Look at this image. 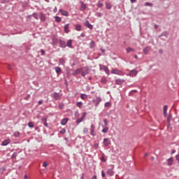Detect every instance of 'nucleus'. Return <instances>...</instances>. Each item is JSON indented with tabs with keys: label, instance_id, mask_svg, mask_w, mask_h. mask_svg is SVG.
<instances>
[{
	"label": "nucleus",
	"instance_id": "c85d7f7f",
	"mask_svg": "<svg viewBox=\"0 0 179 179\" xmlns=\"http://www.w3.org/2000/svg\"><path fill=\"white\" fill-rule=\"evenodd\" d=\"M119 73H120V71H118V69H113L111 71V73H113L115 75H118Z\"/></svg>",
	"mask_w": 179,
	"mask_h": 179
},
{
	"label": "nucleus",
	"instance_id": "e433bc0d",
	"mask_svg": "<svg viewBox=\"0 0 179 179\" xmlns=\"http://www.w3.org/2000/svg\"><path fill=\"white\" fill-rule=\"evenodd\" d=\"M14 136H15V138H18V136H20V132L19 131L14 132Z\"/></svg>",
	"mask_w": 179,
	"mask_h": 179
},
{
	"label": "nucleus",
	"instance_id": "3c124183",
	"mask_svg": "<svg viewBox=\"0 0 179 179\" xmlns=\"http://www.w3.org/2000/svg\"><path fill=\"white\" fill-rule=\"evenodd\" d=\"M41 121H42L43 124L47 122V119H46V117H43V118L41 119Z\"/></svg>",
	"mask_w": 179,
	"mask_h": 179
},
{
	"label": "nucleus",
	"instance_id": "1a4fd4ad",
	"mask_svg": "<svg viewBox=\"0 0 179 179\" xmlns=\"http://www.w3.org/2000/svg\"><path fill=\"white\" fill-rule=\"evenodd\" d=\"M82 71H83V68L80 69H77L76 70L74 71L73 73V76H75L76 75H79V73H81Z\"/></svg>",
	"mask_w": 179,
	"mask_h": 179
},
{
	"label": "nucleus",
	"instance_id": "8fccbe9b",
	"mask_svg": "<svg viewBox=\"0 0 179 179\" xmlns=\"http://www.w3.org/2000/svg\"><path fill=\"white\" fill-rule=\"evenodd\" d=\"M59 110H62V108H64V103H59Z\"/></svg>",
	"mask_w": 179,
	"mask_h": 179
},
{
	"label": "nucleus",
	"instance_id": "680f3d73",
	"mask_svg": "<svg viewBox=\"0 0 179 179\" xmlns=\"http://www.w3.org/2000/svg\"><path fill=\"white\" fill-rule=\"evenodd\" d=\"M38 104L41 106V104H43V100L38 101Z\"/></svg>",
	"mask_w": 179,
	"mask_h": 179
},
{
	"label": "nucleus",
	"instance_id": "ddd939ff",
	"mask_svg": "<svg viewBox=\"0 0 179 179\" xmlns=\"http://www.w3.org/2000/svg\"><path fill=\"white\" fill-rule=\"evenodd\" d=\"M39 19L42 22H45V15H44V13H41L39 15Z\"/></svg>",
	"mask_w": 179,
	"mask_h": 179
},
{
	"label": "nucleus",
	"instance_id": "79ce46f5",
	"mask_svg": "<svg viewBox=\"0 0 179 179\" xmlns=\"http://www.w3.org/2000/svg\"><path fill=\"white\" fill-rule=\"evenodd\" d=\"M58 43V39L57 38H54L53 39V45H55Z\"/></svg>",
	"mask_w": 179,
	"mask_h": 179
},
{
	"label": "nucleus",
	"instance_id": "bb28decb",
	"mask_svg": "<svg viewBox=\"0 0 179 179\" xmlns=\"http://www.w3.org/2000/svg\"><path fill=\"white\" fill-rule=\"evenodd\" d=\"M134 93H138V90H132L129 93V96H134Z\"/></svg>",
	"mask_w": 179,
	"mask_h": 179
},
{
	"label": "nucleus",
	"instance_id": "c9c22d12",
	"mask_svg": "<svg viewBox=\"0 0 179 179\" xmlns=\"http://www.w3.org/2000/svg\"><path fill=\"white\" fill-rule=\"evenodd\" d=\"M131 51H135V50L134 48H127V53L131 52Z\"/></svg>",
	"mask_w": 179,
	"mask_h": 179
},
{
	"label": "nucleus",
	"instance_id": "473e14b6",
	"mask_svg": "<svg viewBox=\"0 0 179 179\" xmlns=\"http://www.w3.org/2000/svg\"><path fill=\"white\" fill-rule=\"evenodd\" d=\"M76 106L79 108H82V106H83V103H82V102H77Z\"/></svg>",
	"mask_w": 179,
	"mask_h": 179
},
{
	"label": "nucleus",
	"instance_id": "f03ea898",
	"mask_svg": "<svg viewBox=\"0 0 179 179\" xmlns=\"http://www.w3.org/2000/svg\"><path fill=\"white\" fill-rule=\"evenodd\" d=\"M89 73V67L85 66L84 67V71H81V76H83V78H85V76H86V75H88Z\"/></svg>",
	"mask_w": 179,
	"mask_h": 179
},
{
	"label": "nucleus",
	"instance_id": "7ed1b4c3",
	"mask_svg": "<svg viewBox=\"0 0 179 179\" xmlns=\"http://www.w3.org/2000/svg\"><path fill=\"white\" fill-rule=\"evenodd\" d=\"M59 47H61V48H66V43H65V41H63L62 39H59L58 41Z\"/></svg>",
	"mask_w": 179,
	"mask_h": 179
},
{
	"label": "nucleus",
	"instance_id": "6e6552de",
	"mask_svg": "<svg viewBox=\"0 0 179 179\" xmlns=\"http://www.w3.org/2000/svg\"><path fill=\"white\" fill-rule=\"evenodd\" d=\"M103 144L105 147H107L109 145H111V141L108 138H103Z\"/></svg>",
	"mask_w": 179,
	"mask_h": 179
},
{
	"label": "nucleus",
	"instance_id": "b1692460",
	"mask_svg": "<svg viewBox=\"0 0 179 179\" xmlns=\"http://www.w3.org/2000/svg\"><path fill=\"white\" fill-rule=\"evenodd\" d=\"M101 83H103V85L107 83V78L106 76H103L101 79Z\"/></svg>",
	"mask_w": 179,
	"mask_h": 179
},
{
	"label": "nucleus",
	"instance_id": "f257e3e1",
	"mask_svg": "<svg viewBox=\"0 0 179 179\" xmlns=\"http://www.w3.org/2000/svg\"><path fill=\"white\" fill-rule=\"evenodd\" d=\"M94 129H96V126L94 124H91L90 129V134L92 136H96V131H94Z\"/></svg>",
	"mask_w": 179,
	"mask_h": 179
},
{
	"label": "nucleus",
	"instance_id": "aec40b11",
	"mask_svg": "<svg viewBox=\"0 0 179 179\" xmlns=\"http://www.w3.org/2000/svg\"><path fill=\"white\" fill-rule=\"evenodd\" d=\"M66 47H69V48H72V40L70 39L67 41Z\"/></svg>",
	"mask_w": 179,
	"mask_h": 179
},
{
	"label": "nucleus",
	"instance_id": "69168bd1",
	"mask_svg": "<svg viewBox=\"0 0 179 179\" xmlns=\"http://www.w3.org/2000/svg\"><path fill=\"white\" fill-rule=\"evenodd\" d=\"M159 54H163L164 51L162 49H159Z\"/></svg>",
	"mask_w": 179,
	"mask_h": 179
},
{
	"label": "nucleus",
	"instance_id": "e2e57ef3",
	"mask_svg": "<svg viewBox=\"0 0 179 179\" xmlns=\"http://www.w3.org/2000/svg\"><path fill=\"white\" fill-rule=\"evenodd\" d=\"M44 126L46 127V128H48V123H47V122H45V123H43Z\"/></svg>",
	"mask_w": 179,
	"mask_h": 179
},
{
	"label": "nucleus",
	"instance_id": "338daca9",
	"mask_svg": "<svg viewBox=\"0 0 179 179\" xmlns=\"http://www.w3.org/2000/svg\"><path fill=\"white\" fill-rule=\"evenodd\" d=\"M92 179H97V176L94 175V176H92Z\"/></svg>",
	"mask_w": 179,
	"mask_h": 179
},
{
	"label": "nucleus",
	"instance_id": "412c9836",
	"mask_svg": "<svg viewBox=\"0 0 179 179\" xmlns=\"http://www.w3.org/2000/svg\"><path fill=\"white\" fill-rule=\"evenodd\" d=\"M69 119L68 118H64L63 120H62L61 121V124L62 125H66V124L68 123Z\"/></svg>",
	"mask_w": 179,
	"mask_h": 179
},
{
	"label": "nucleus",
	"instance_id": "39448f33",
	"mask_svg": "<svg viewBox=\"0 0 179 179\" xmlns=\"http://www.w3.org/2000/svg\"><path fill=\"white\" fill-rule=\"evenodd\" d=\"M129 76H131V78H134L135 76H136L138 75V71L136 70H131L129 73Z\"/></svg>",
	"mask_w": 179,
	"mask_h": 179
},
{
	"label": "nucleus",
	"instance_id": "72a5a7b5",
	"mask_svg": "<svg viewBox=\"0 0 179 179\" xmlns=\"http://www.w3.org/2000/svg\"><path fill=\"white\" fill-rule=\"evenodd\" d=\"M28 127H29V128H34V124H33V122H29L28 123Z\"/></svg>",
	"mask_w": 179,
	"mask_h": 179
},
{
	"label": "nucleus",
	"instance_id": "9d476101",
	"mask_svg": "<svg viewBox=\"0 0 179 179\" xmlns=\"http://www.w3.org/2000/svg\"><path fill=\"white\" fill-rule=\"evenodd\" d=\"M10 143V139H6L2 141L1 146H8Z\"/></svg>",
	"mask_w": 179,
	"mask_h": 179
},
{
	"label": "nucleus",
	"instance_id": "052dcab7",
	"mask_svg": "<svg viewBox=\"0 0 179 179\" xmlns=\"http://www.w3.org/2000/svg\"><path fill=\"white\" fill-rule=\"evenodd\" d=\"M171 123L170 122H167V128H170Z\"/></svg>",
	"mask_w": 179,
	"mask_h": 179
},
{
	"label": "nucleus",
	"instance_id": "f8f14e48",
	"mask_svg": "<svg viewBox=\"0 0 179 179\" xmlns=\"http://www.w3.org/2000/svg\"><path fill=\"white\" fill-rule=\"evenodd\" d=\"M174 162V158L171 157L167 159V164L168 166H173V163Z\"/></svg>",
	"mask_w": 179,
	"mask_h": 179
},
{
	"label": "nucleus",
	"instance_id": "864d4df0",
	"mask_svg": "<svg viewBox=\"0 0 179 179\" xmlns=\"http://www.w3.org/2000/svg\"><path fill=\"white\" fill-rule=\"evenodd\" d=\"M97 17H101L103 16V14L101 13H96Z\"/></svg>",
	"mask_w": 179,
	"mask_h": 179
},
{
	"label": "nucleus",
	"instance_id": "58836bf2",
	"mask_svg": "<svg viewBox=\"0 0 179 179\" xmlns=\"http://www.w3.org/2000/svg\"><path fill=\"white\" fill-rule=\"evenodd\" d=\"M96 6L98 8H103V3L100 2V1H98Z\"/></svg>",
	"mask_w": 179,
	"mask_h": 179
},
{
	"label": "nucleus",
	"instance_id": "0e129e2a",
	"mask_svg": "<svg viewBox=\"0 0 179 179\" xmlns=\"http://www.w3.org/2000/svg\"><path fill=\"white\" fill-rule=\"evenodd\" d=\"M33 16H34V17L35 19H38V17H37V14H36V13H34V14H33Z\"/></svg>",
	"mask_w": 179,
	"mask_h": 179
},
{
	"label": "nucleus",
	"instance_id": "49530a36",
	"mask_svg": "<svg viewBox=\"0 0 179 179\" xmlns=\"http://www.w3.org/2000/svg\"><path fill=\"white\" fill-rule=\"evenodd\" d=\"M171 121V115H169L167 117V122H170Z\"/></svg>",
	"mask_w": 179,
	"mask_h": 179
},
{
	"label": "nucleus",
	"instance_id": "cd10ccee",
	"mask_svg": "<svg viewBox=\"0 0 179 179\" xmlns=\"http://www.w3.org/2000/svg\"><path fill=\"white\" fill-rule=\"evenodd\" d=\"M59 65H64V64H65V59H64L63 58H60L59 59Z\"/></svg>",
	"mask_w": 179,
	"mask_h": 179
},
{
	"label": "nucleus",
	"instance_id": "0eeeda50",
	"mask_svg": "<svg viewBox=\"0 0 179 179\" xmlns=\"http://www.w3.org/2000/svg\"><path fill=\"white\" fill-rule=\"evenodd\" d=\"M52 97H53L55 100H59V99H61V95L57 92H55L52 94Z\"/></svg>",
	"mask_w": 179,
	"mask_h": 179
},
{
	"label": "nucleus",
	"instance_id": "c03bdc74",
	"mask_svg": "<svg viewBox=\"0 0 179 179\" xmlns=\"http://www.w3.org/2000/svg\"><path fill=\"white\" fill-rule=\"evenodd\" d=\"M103 71L104 72H106V75H110V70H108V68L106 67V69Z\"/></svg>",
	"mask_w": 179,
	"mask_h": 179
},
{
	"label": "nucleus",
	"instance_id": "09e8293b",
	"mask_svg": "<svg viewBox=\"0 0 179 179\" xmlns=\"http://www.w3.org/2000/svg\"><path fill=\"white\" fill-rule=\"evenodd\" d=\"M103 122H104L105 127H107V125H108V122L107 121V119H104Z\"/></svg>",
	"mask_w": 179,
	"mask_h": 179
},
{
	"label": "nucleus",
	"instance_id": "4468645a",
	"mask_svg": "<svg viewBox=\"0 0 179 179\" xmlns=\"http://www.w3.org/2000/svg\"><path fill=\"white\" fill-rule=\"evenodd\" d=\"M124 80H122V79H116L115 81V83L116 85H121L124 83Z\"/></svg>",
	"mask_w": 179,
	"mask_h": 179
},
{
	"label": "nucleus",
	"instance_id": "423d86ee",
	"mask_svg": "<svg viewBox=\"0 0 179 179\" xmlns=\"http://www.w3.org/2000/svg\"><path fill=\"white\" fill-rule=\"evenodd\" d=\"M85 27H87V29H90V30H93V25H92L88 20L85 22Z\"/></svg>",
	"mask_w": 179,
	"mask_h": 179
},
{
	"label": "nucleus",
	"instance_id": "4be33fe9",
	"mask_svg": "<svg viewBox=\"0 0 179 179\" xmlns=\"http://www.w3.org/2000/svg\"><path fill=\"white\" fill-rule=\"evenodd\" d=\"M75 30H76L77 31H80V30H82V25L76 24L75 26Z\"/></svg>",
	"mask_w": 179,
	"mask_h": 179
},
{
	"label": "nucleus",
	"instance_id": "ea45409f",
	"mask_svg": "<svg viewBox=\"0 0 179 179\" xmlns=\"http://www.w3.org/2000/svg\"><path fill=\"white\" fill-rule=\"evenodd\" d=\"M66 133V129H62L60 131L59 134H62V135H64V134Z\"/></svg>",
	"mask_w": 179,
	"mask_h": 179
},
{
	"label": "nucleus",
	"instance_id": "393cba45",
	"mask_svg": "<svg viewBox=\"0 0 179 179\" xmlns=\"http://www.w3.org/2000/svg\"><path fill=\"white\" fill-rule=\"evenodd\" d=\"M103 127V129H102V132L103 134H107V132H108V127H104V126H102Z\"/></svg>",
	"mask_w": 179,
	"mask_h": 179
},
{
	"label": "nucleus",
	"instance_id": "774afa93",
	"mask_svg": "<svg viewBox=\"0 0 179 179\" xmlns=\"http://www.w3.org/2000/svg\"><path fill=\"white\" fill-rule=\"evenodd\" d=\"M27 178H28L27 175H24V179H27Z\"/></svg>",
	"mask_w": 179,
	"mask_h": 179
},
{
	"label": "nucleus",
	"instance_id": "5701e85b",
	"mask_svg": "<svg viewBox=\"0 0 179 179\" xmlns=\"http://www.w3.org/2000/svg\"><path fill=\"white\" fill-rule=\"evenodd\" d=\"M150 51V46H147L143 49L144 54H148Z\"/></svg>",
	"mask_w": 179,
	"mask_h": 179
},
{
	"label": "nucleus",
	"instance_id": "a211bd4d",
	"mask_svg": "<svg viewBox=\"0 0 179 179\" xmlns=\"http://www.w3.org/2000/svg\"><path fill=\"white\" fill-rule=\"evenodd\" d=\"M64 33H69V24H66L64 25Z\"/></svg>",
	"mask_w": 179,
	"mask_h": 179
},
{
	"label": "nucleus",
	"instance_id": "2eb2a0df",
	"mask_svg": "<svg viewBox=\"0 0 179 179\" xmlns=\"http://www.w3.org/2000/svg\"><path fill=\"white\" fill-rule=\"evenodd\" d=\"M59 12L63 16H68L69 15V13L65 10L60 9Z\"/></svg>",
	"mask_w": 179,
	"mask_h": 179
},
{
	"label": "nucleus",
	"instance_id": "bf43d9fd",
	"mask_svg": "<svg viewBox=\"0 0 179 179\" xmlns=\"http://www.w3.org/2000/svg\"><path fill=\"white\" fill-rule=\"evenodd\" d=\"M176 159L178 163H179V155H177L176 156Z\"/></svg>",
	"mask_w": 179,
	"mask_h": 179
},
{
	"label": "nucleus",
	"instance_id": "6ab92c4d",
	"mask_svg": "<svg viewBox=\"0 0 179 179\" xmlns=\"http://www.w3.org/2000/svg\"><path fill=\"white\" fill-rule=\"evenodd\" d=\"M166 37V38L169 37V32L167 31H164L162 32L159 36V37Z\"/></svg>",
	"mask_w": 179,
	"mask_h": 179
},
{
	"label": "nucleus",
	"instance_id": "f3484780",
	"mask_svg": "<svg viewBox=\"0 0 179 179\" xmlns=\"http://www.w3.org/2000/svg\"><path fill=\"white\" fill-rule=\"evenodd\" d=\"M80 10L83 11L85 10L86 9V4H85V3H83V1H80Z\"/></svg>",
	"mask_w": 179,
	"mask_h": 179
},
{
	"label": "nucleus",
	"instance_id": "f704fd0d",
	"mask_svg": "<svg viewBox=\"0 0 179 179\" xmlns=\"http://www.w3.org/2000/svg\"><path fill=\"white\" fill-rule=\"evenodd\" d=\"M55 72L57 73H61V69L59 66L55 67Z\"/></svg>",
	"mask_w": 179,
	"mask_h": 179
},
{
	"label": "nucleus",
	"instance_id": "a18cd8bd",
	"mask_svg": "<svg viewBox=\"0 0 179 179\" xmlns=\"http://www.w3.org/2000/svg\"><path fill=\"white\" fill-rule=\"evenodd\" d=\"M105 107H111V103L110 102L105 103Z\"/></svg>",
	"mask_w": 179,
	"mask_h": 179
},
{
	"label": "nucleus",
	"instance_id": "9b49d317",
	"mask_svg": "<svg viewBox=\"0 0 179 179\" xmlns=\"http://www.w3.org/2000/svg\"><path fill=\"white\" fill-rule=\"evenodd\" d=\"M106 173L110 177H113V176H114V171L113 169H109L107 170Z\"/></svg>",
	"mask_w": 179,
	"mask_h": 179
},
{
	"label": "nucleus",
	"instance_id": "13d9d810",
	"mask_svg": "<svg viewBox=\"0 0 179 179\" xmlns=\"http://www.w3.org/2000/svg\"><path fill=\"white\" fill-rule=\"evenodd\" d=\"M101 176L103 178L106 177V173H104V171H101Z\"/></svg>",
	"mask_w": 179,
	"mask_h": 179
},
{
	"label": "nucleus",
	"instance_id": "4d7b16f0",
	"mask_svg": "<svg viewBox=\"0 0 179 179\" xmlns=\"http://www.w3.org/2000/svg\"><path fill=\"white\" fill-rule=\"evenodd\" d=\"M101 162H106V158H104V157H101Z\"/></svg>",
	"mask_w": 179,
	"mask_h": 179
},
{
	"label": "nucleus",
	"instance_id": "6e6d98bb",
	"mask_svg": "<svg viewBox=\"0 0 179 179\" xmlns=\"http://www.w3.org/2000/svg\"><path fill=\"white\" fill-rule=\"evenodd\" d=\"M47 166H48V164L46 162H44L43 164V167H47Z\"/></svg>",
	"mask_w": 179,
	"mask_h": 179
},
{
	"label": "nucleus",
	"instance_id": "37998d69",
	"mask_svg": "<svg viewBox=\"0 0 179 179\" xmlns=\"http://www.w3.org/2000/svg\"><path fill=\"white\" fill-rule=\"evenodd\" d=\"M88 132H89V129L85 127V128L83 129V133H84V134H87Z\"/></svg>",
	"mask_w": 179,
	"mask_h": 179
},
{
	"label": "nucleus",
	"instance_id": "5fc2aeb1",
	"mask_svg": "<svg viewBox=\"0 0 179 179\" xmlns=\"http://www.w3.org/2000/svg\"><path fill=\"white\" fill-rule=\"evenodd\" d=\"M41 55H45V51L44 50H41Z\"/></svg>",
	"mask_w": 179,
	"mask_h": 179
},
{
	"label": "nucleus",
	"instance_id": "2f4dec72",
	"mask_svg": "<svg viewBox=\"0 0 179 179\" xmlns=\"http://www.w3.org/2000/svg\"><path fill=\"white\" fill-rule=\"evenodd\" d=\"M99 68L101 70L105 71L107 69V66H106L105 65H103V64H99Z\"/></svg>",
	"mask_w": 179,
	"mask_h": 179
},
{
	"label": "nucleus",
	"instance_id": "de8ad7c7",
	"mask_svg": "<svg viewBox=\"0 0 179 179\" xmlns=\"http://www.w3.org/2000/svg\"><path fill=\"white\" fill-rule=\"evenodd\" d=\"M167 108H169V106H167V105H165L164 106V113H167Z\"/></svg>",
	"mask_w": 179,
	"mask_h": 179
},
{
	"label": "nucleus",
	"instance_id": "7c9ffc66",
	"mask_svg": "<svg viewBox=\"0 0 179 179\" xmlns=\"http://www.w3.org/2000/svg\"><path fill=\"white\" fill-rule=\"evenodd\" d=\"M106 8L108 10L111 9V8H113V6H111V3H106Z\"/></svg>",
	"mask_w": 179,
	"mask_h": 179
},
{
	"label": "nucleus",
	"instance_id": "4c0bfd02",
	"mask_svg": "<svg viewBox=\"0 0 179 179\" xmlns=\"http://www.w3.org/2000/svg\"><path fill=\"white\" fill-rule=\"evenodd\" d=\"M16 157H17V153L14 152L11 156V159H16Z\"/></svg>",
	"mask_w": 179,
	"mask_h": 179
},
{
	"label": "nucleus",
	"instance_id": "603ef678",
	"mask_svg": "<svg viewBox=\"0 0 179 179\" xmlns=\"http://www.w3.org/2000/svg\"><path fill=\"white\" fill-rule=\"evenodd\" d=\"M145 5V6H153V4H152L151 3H149V2H146Z\"/></svg>",
	"mask_w": 179,
	"mask_h": 179
},
{
	"label": "nucleus",
	"instance_id": "dca6fc26",
	"mask_svg": "<svg viewBox=\"0 0 179 179\" xmlns=\"http://www.w3.org/2000/svg\"><path fill=\"white\" fill-rule=\"evenodd\" d=\"M94 101L95 102L96 107H97V106H99V104H100V102L101 101V98L97 97L95 100H94Z\"/></svg>",
	"mask_w": 179,
	"mask_h": 179
},
{
	"label": "nucleus",
	"instance_id": "a878e982",
	"mask_svg": "<svg viewBox=\"0 0 179 179\" xmlns=\"http://www.w3.org/2000/svg\"><path fill=\"white\" fill-rule=\"evenodd\" d=\"M94 45H96V43L94 42V41H92L90 43V48H94Z\"/></svg>",
	"mask_w": 179,
	"mask_h": 179
},
{
	"label": "nucleus",
	"instance_id": "a19ab883",
	"mask_svg": "<svg viewBox=\"0 0 179 179\" xmlns=\"http://www.w3.org/2000/svg\"><path fill=\"white\" fill-rule=\"evenodd\" d=\"M55 21L57 22V23H59V22H61V17L56 16Z\"/></svg>",
	"mask_w": 179,
	"mask_h": 179
},
{
	"label": "nucleus",
	"instance_id": "20e7f679",
	"mask_svg": "<svg viewBox=\"0 0 179 179\" xmlns=\"http://www.w3.org/2000/svg\"><path fill=\"white\" fill-rule=\"evenodd\" d=\"M86 112H84L81 116V117L78 118L76 120V124H80V122H82V121H83V120H85V117H86Z\"/></svg>",
	"mask_w": 179,
	"mask_h": 179
},
{
	"label": "nucleus",
	"instance_id": "c756f323",
	"mask_svg": "<svg viewBox=\"0 0 179 179\" xmlns=\"http://www.w3.org/2000/svg\"><path fill=\"white\" fill-rule=\"evenodd\" d=\"M80 99H82L83 100H86V99H87V95H86L85 94H81Z\"/></svg>",
	"mask_w": 179,
	"mask_h": 179
}]
</instances>
